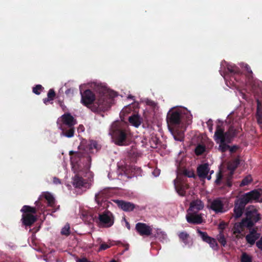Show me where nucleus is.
I'll return each mask as SVG.
<instances>
[{"label": "nucleus", "mask_w": 262, "mask_h": 262, "mask_svg": "<svg viewBox=\"0 0 262 262\" xmlns=\"http://www.w3.org/2000/svg\"><path fill=\"white\" fill-rule=\"evenodd\" d=\"M82 86L81 85L79 87L81 96V102L94 112L106 110L110 107L108 96L114 97L116 96L115 92L107 89L105 85L94 82L90 84V87L100 95L95 99L94 94L90 90H86L83 93Z\"/></svg>", "instance_id": "f257e3e1"}, {"label": "nucleus", "mask_w": 262, "mask_h": 262, "mask_svg": "<svg viewBox=\"0 0 262 262\" xmlns=\"http://www.w3.org/2000/svg\"><path fill=\"white\" fill-rule=\"evenodd\" d=\"M204 207V204L201 200L197 199L191 201L186 215L187 222L194 224L203 223V214L199 213V211L203 210Z\"/></svg>", "instance_id": "f03ea898"}, {"label": "nucleus", "mask_w": 262, "mask_h": 262, "mask_svg": "<svg viewBox=\"0 0 262 262\" xmlns=\"http://www.w3.org/2000/svg\"><path fill=\"white\" fill-rule=\"evenodd\" d=\"M76 123V119L70 113H66L62 115L57 120L58 127L62 131L60 136L68 138L73 137L74 134V125Z\"/></svg>", "instance_id": "7ed1b4c3"}, {"label": "nucleus", "mask_w": 262, "mask_h": 262, "mask_svg": "<svg viewBox=\"0 0 262 262\" xmlns=\"http://www.w3.org/2000/svg\"><path fill=\"white\" fill-rule=\"evenodd\" d=\"M71 156V163L72 165V169L74 173H77L73 179V185L77 188L86 189L89 188L90 185L89 183L84 180L81 176L79 175L78 167L77 164V159H79L81 156V154L78 152L70 151Z\"/></svg>", "instance_id": "20e7f679"}, {"label": "nucleus", "mask_w": 262, "mask_h": 262, "mask_svg": "<svg viewBox=\"0 0 262 262\" xmlns=\"http://www.w3.org/2000/svg\"><path fill=\"white\" fill-rule=\"evenodd\" d=\"M110 134L116 144L122 145L127 135V126L121 122H115L111 126Z\"/></svg>", "instance_id": "39448f33"}, {"label": "nucleus", "mask_w": 262, "mask_h": 262, "mask_svg": "<svg viewBox=\"0 0 262 262\" xmlns=\"http://www.w3.org/2000/svg\"><path fill=\"white\" fill-rule=\"evenodd\" d=\"M214 140L219 144V149L222 152L229 150L231 152L234 151L237 147L236 146L230 147L227 143L230 141V136L228 133H225L224 130L218 125L214 136Z\"/></svg>", "instance_id": "423d86ee"}, {"label": "nucleus", "mask_w": 262, "mask_h": 262, "mask_svg": "<svg viewBox=\"0 0 262 262\" xmlns=\"http://www.w3.org/2000/svg\"><path fill=\"white\" fill-rule=\"evenodd\" d=\"M258 193L255 191H250L243 195L235 202L233 216L235 218L241 217L243 213L245 205L257 198Z\"/></svg>", "instance_id": "0eeeda50"}, {"label": "nucleus", "mask_w": 262, "mask_h": 262, "mask_svg": "<svg viewBox=\"0 0 262 262\" xmlns=\"http://www.w3.org/2000/svg\"><path fill=\"white\" fill-rule=\"evenodd\" d=\"M183 117H186L189 121L192 119L190 112L184 107L172 108L167 114L168 121L173 125L179 124L181 119Z\"/></svg>", "instance_id": "6e6552de"}, {"label": "nucleus", "mask_w": 262, "mask_h": 262, "mask_svg": "<svg viewBox=\"0 0 262 262\" xmlns=\"http://www.w3.org/2000/svg\"><path fill=\"white\" fill-rule=\"evenodd\" d=\"M209 208L212 210L216 213H223L227 211L229 208L228 201L223 198H218L212 201Z\"/></svg>", "instance_id": "1a4fd4ad"}, {"label": "nucleus", "mask_w": 262, "mask_h": 262, "mask_svg": "<svg viewBox=\"0 0 262 262\" xmlns=\"http://www.w3.org/2000/svg\"><path fill=\"white\" fill-rule=\"evenodd\" d=\"M246 217L243 219V223H246L247 227H252L260 219V214L253 207L249 208L246 213Z\"/></svg>", "instance_id": "9d476101"}, {"label": "nucleus", "mask_w": 262, "mask_h": 262, "mask_svg": "<svg viewBox=\"0 0 262 262\" xmlns=\"http://www.w3.org/2000/svg\"><path fill=\"white\" fill-rule=\"evenodd\" d=\"M21 211L25 213L23 215V222L26 226H30L34 223L36 218L35 216L31 213L35 214L36 210L35 208L31 207L29 206H24Z\"/></svg>", "instance_id": "9b49d317"}, {"label": "nucleus", "mask_w": 262, "mask_h": 262, "mask_svg": "<svg viewBox=\"0 0 262 262\" xmlns=\"http://www.w3.org/2000/svg\"><path fill=\"white\" fill-rule=\"evenodd\" d=\"M238 164L239 160L238 159H235L229 162L227 166L228 171L222 173V171H220L215 181V183L219 184L220 183L221 179L223 177H225L227 180H230L232 177L234 170Z\"/></svg>", "instance_id": "f8f14e48"}, {"label": "nucleus", "mask_w": 262, "mask_h": 262, "mask_svg": "<svg viewBox=\"0 0 262 262\" xmlns=\"http://www.w3.org/2000/svg\"><path fill=\"white\" fill-rule=\"evenodd\" d=\"M98 224L100 227L108 228L111 227L114 223V217L110 211H105L99 215Z\"/></svg>", "instance_id": "ddd939ff"}, {"label": "nucleus", "mask_w": 262, "mask_h": 262, "mask_svg": "<svg viewBox=\"0 0 262 262\" xmlns=\"http://www.w3.org/2000/svg\"><path fill=\"white\" fill-rule=\"evenodd\" d=\"M197 172L200 178H207L208 180L211 179V175L213 173V170L210 171L209 165L207 164L200 165L197 168Z\"/></svg>", "instance_id": "4468645a"}, {"label": "nucleus", "mask_w": 262, "mask_h": 262, "mask_svg": "<svg viewBox=\"0 0 262 262\" xmlns=\"http://www.w3.org/2000/svg\"><path fill=\"white\" fill-rule=\"evenodd\" d=\"M136 229L142 236H149L152 232V228L150 226L142 223H138L136 225Z\"/></svg>", "instance_id": "2eb2a0df"}, {"label": "nucleus", "mask_w": 262, "mask_h": 262, "mask_svg": "<svg viewBox=\"0 0 262 262\" xmlns=\"http://www.w3.org/2000/svg\"><path fill=\"white\" fill-rule=\"evenodd\" d=\"M198 232L202 239L204 242L207 243L212 249L213 250H217L218 245L214 238L209 236L206 232H202L199 230H198Z\"/></svg>", "instance_id": "dca6fc26"}, {"label": "nucleus", "mask_w": 262, "mask_h": 262, "mask_svg": "<svg viewBox=\"0 0 262 262\" xmlns=\"http://www.w3.org/2000/svg\"><path fill=\"white\" fill-rule=\"evenodd\" d=\"M174 184L178 193L180 195L184 196L185 190L187 188V185L183 181H181L178 177L174 180Z\"/></svg>", "instance_id": "f3484780"}, {"label": "nucleus", "mask_w": 262, "mask_h": 262, "mask_svg": "<svg viewBox=\"0 0 262 262\" xmlns=\"http://www.w3.org/2000/svg\"><path fill=\"white\" fill-rule=\"evenodd\" d=\"M245 227H247L246 223H243V219L239 223H236L234 224V226L232 229L233 234L236 237H240L243 235L242 232L244 231Z\"/></svg>", "instance_id": "a211bd4d"}, {"label": "nucleus", "mask_w": 262, "mask_h": 262, "mask_svg": "<svg viewBox=\"0 0 262 262\" xmlns=\"http://www.w3.org/2000/svg\"><path fill=\"white\" fill-rule=\"evenodd\" d=\"M260 236V234L257 233L255 230H251L249 234L247 235L246 239L247 242L253 245L255 242Z\"/></svg>", "instance_id": "6ab92c4d"}, {"label": "nucleus", "mask_w": 262, "mask_h": 262, "mask_svg": "<svg viewBox=\"0 0 262 262\" xmlns=\"http://www.w3.org/2000/svg\"><path fill=\"white\" fill-rule=\"evenodd\" d=\"M128 121L131 125L138 127L141 124L142 119L138 114H134L129 117Z\"/></svg>", "instance_id": "aec40b11"}, {"label": "nucleus", "mask_w": 262, "mask_h": 262, "mask_svg": "<svg viewBox=\"0 0 262 262\" xmlns=\"http://www.w3.org/2000/svg\"><path fill=\"white\" fill-rule=\"evenodd\" d=\"M116 202L118 206L124 211H132L134 208V205L129 202H126L123 201H117Z\"/></svg>", "instance_id": "412c9836"}, {"label": "nucleus", "mask_w": 262, "mask_h": 262, "mask_svg": "<svg viewBox=\"0 0 262 262\" xmlns=\"http://www.w3.org/2000/svg\"><path fill=\"white\" fill-rule=\"evenodd\" d=\"M108 196V190L106 189L100 190L97 193L95 194V200L98 204H99L101 202L103 201Z\"/></svg>", "instance_id": "4be33fe9"}, {"label": "nucleus", "mask_w": 262, "mask_h": 262, "mask_svg": "<svg viewBox=\"0 0 262 262\" xmlns=\"http://www.w3.org/2000/svg\"><path fill=\"white\" fill-rule=\"evenodd\" d=\"M42 196L47 200L49 206L52 207H54L55 200L52 194L49 192H45L42 195Z\"/></svg>", "instance_id": "5701e85b"}, {"label": "nucleus", "mask_w": 262, "mask_h": 262, "mask_svg": "<svg viewBox=\"0 0 262 262\" xmlns=\"http://www.w3.org/2000/svg\"><path fill=\"white\" fill-rule=\"evenodd\" d=\"M179 236L181 240L185 244L188 243V240L189 238V235L185 232H182L179 233Z\"/></svg>", "instance_id": "b1692460"}, {"label": "nucleus", "mask_w": 262, "mask_h": 262, "mask_svg": "<svg viewBox=\"0 0 262 262\" xmlns=\"http://www.w3.org/2000/svg\"><path fill=\"white\" fill-rule=\"evenodd\" d=\"M206 151V147L203 145H198L195 149V152L197 155H201Z\"/></svg>", "instance_id": "393cba45"}, {"label": "nucleus", "mask_w": 262, "mask_h": 262, "mask_svg": "<svg viewBox=\"0 0 262 262\" xmlns=\"http://www.w3.org/2000/svg\"><path fill=\"white\" fill-rule=\"evenodd\" d=\"M70 227L69 224H66L61 229V234L63 235L68 236L70 234Z\"/></svg>", "instance_id": "a878e982"}, {"label": "nucleus", "mask_w": 262, "mask_h": 262, "mask_svg": "<svg viewBox=\"0 0 262 262\" xmlns=\"http://www.w3.org/2000/svg\"><path fill=\"white\" fill-rule=\"evenodd\" d=\"M217 238L219 242L223 246H225L226 244V241L224 234L222 232H220V233L217 236Z\"/></svg>", "instance_id": "bb28decb"}, {"label": "nucleus", "mask_w": 262, "mask_h": 262, "mask_svg": "<svg viewBox=\"0 0 262 262\" xmlns=\"http://www.w3.org/2000/svg\"><path fill=\"white\" fill-rule=\"evenodd\" d=\"M241 262H252V257L246 253H243L241 256Z\"/></svg>", "instance_id": "cd10ccee"}, {"label": "nucleus", "mask_w": 262, "mask_h": 262, "mask_svg": "<svg viewBox=\"0 0 262 262\" xmlns=\"http://www.w3.org/2000/svg\"><path fill=\"white\" fill-rule=\"evenodd\" d=\"M252 179L250 176H247L242 180L240 184V186H243L247 185L252 182Z\"/></svg>", "instance_id": "c85d7f7f"}, {"label": "nucleus", "mask_w": 262, "mask_h": 262, "mask_svg": "<svg viewBox=\"0 0 262 262\" xmlns=\"http://www.w3.org/2000/svg\"><path fill=\"white\" fill-rule=\"evenodd\" d=\"M132 111L130 105L125 106L121 112V115H125L126 114L129 113Z\"/></svg>", "instance_id": "c756f323"}, {"label": "nucleus", "mask_w": 262, "mask_h": 262, "mask_svg": "<svg viewBox=\"0 0 262 262\" xmlns=\"http://www.w3.org/2000/svg\"><path fill=\"white\" fill-rule=\"evenodd\" d=\"M252 191H255L258 193V195L257 196V198L255 199H253V201H257V202H262V189H259L258 190H254Z\"/></svg>", "instance_id": "7c9ffc66"}, {"label": "nucleus", "mask_w": 262, "mask_h": 262, "mask_svg": "<svg viewBox=\"0 0 262 262\" xmlns=\"http://www.w3.org/2000/svg\"><path fill=\"white\" fill-rule=\"evenodd\" d=\"M88 146L90 150H92L93 149H98V145L96 142L95 141H91L90 143L88 144Z\"/></svg>", "instance_id": "2f4dec72"}, {"label": "nucleus", "mask_w": 262, "mask_h": 262, "mask_svg": "<svg viewBox=\"0 0 262 262\" xmlns=\"http://www.w3.org/2000/svg\"><path fill=\"white\" fill-rule=\"evenodd\" d=\"M227 70L231 73L236 72V67L234 65L227 64Z\"/></svg>", "instance_id": "473e14b6"}, {"label": "nucleus", "mask_w": 262, "mask_h": 262, "mask_svg": "<svg viewBox=\"0 0 262 262\" xmlns=\"http://www.w3.org/2000/svg\"><path fill=\"white\" fill-rule=\"evenodd\" d=\"M42 89V86L41 85L38 84L33 88V92L35 94L39 95Z\"/></svg>", "instance_id": "72a5a7b5"}, {"label": "nucleus", "mask_w": 262, "mask_h": 262, "mask_svg": "<svg viewBox=\"0 0 262 262\" xmlns=\"http://www.w3.org/2000/svg\"><path fill=\"white\" fill-rule=\"evenodd\" d=\"M55 92L53 90L50 89L48 93V97L50 100H53L55 96Z\"/></svg>", "instance_id": "f704fd0d"}, {"label": "nucleus", "mask_w": 262, "mask_h": 262, "mask_svg": "<svg viewBox=\"0 0 262 262\" xmlns=\"http://www.w3.org/2000/svg\"><path fill=\"white\" fill-rule=\"evenodd\" d=\"M110 247V245H108L107 244H105V243L102 244L100 245L99 250H103L107 249Z\"/></svg>", "instance_id": "c9c22d12"}, {"label": "nucleus", "mask_w": 262, "mask_h": 262, "mask_svg": "<svg viewBox=\"0 0 262 262\" xmlns=\"http://www.w3.org/2000/svg\"><path fill=\"white\" fill-rule=\"evenodd\" d=\"M212 121L211 120H209L207 123V125L208 126L209 130L211 133H212V130H213V127H212Z\"/></svg>", "instance_id": "e433bc0d"}, {"label": "nucleus", "mask_w": 262, "mask_h": 262, "mask_svg": "<svg viewBox=\"0 0 262 262\" xmlns=\"http://www.w3.org/2000/svg\"><path fill=\"white\" fill-rule=\"evenodd\" d=\"M257 247L262 250V237L256 243Z\"/></svg>", "instance_id": "4c0bfd02"}, {"label": "nucleus", "mask_w": 262, "mask_h": 262, "mask_svg": "<svg viewBox=\"0 0 262 262\" xmlns=\"http://www.w3.org/2000/svg\"><path fill=\"white\" fill-rule=\"evenodd\" d=\"M257 120L259 124H262V114H257Z\"/></svg>", "instance_id": "58836bf2"}, {"label": "nucleus", "mask_w": 262, "mask_h": 262, "mask_svg": "<svg viewBox=\"0 0 262 262\" xmlns=\"http://www.w3.org/2000/svg\"><path fill=\"white\" fill-rule=\"evenodd\" d=\"M160 173L159 169H155L154 171L152 172V174L154 175L155 177H158L159 176Z\"/></svg>", "instance_id": "ea45409f"}, {"label": "nucleus", "mask_w": 262, "mask_h": 262, "mask_svg": "<svg viewBox=\"0 0 262 262\" xmlns=\"http://www.w3.org/2000/svg\"><path fill=\"white\" fill-rule=\"evenodd\" d=\"M174 138L176 140L182 141L183 138V133H181L180 134V137H177L176 136H174Z\"/></svg>", "instance_id": "a19ab883"}, {"label": "nucleus", "mask_w": 262, "mask_h": 262, "mask_svg": "<svg viewBox=\"0 0 262 262\" xmlns=\"http://www.w3.org/2000/svg\"><path fill=\"white\" fill-rule=\"evenodd\" d=\"M53 183L55 184H59L60 183V181L59 179L55 177L53 178Z\"/></svg>", "instance_id": "79ce46f5"}, {"label": "nucleus", "mask_w": 262, "mask_h": 262, "mask_svg": "<svg viewBox=\"0 0 262 262\" xmlns=\"http://www.w3.org/2000/svg\"><path fill=\"white\" fill-rule=\"evenodd\" d=\"M185 174L188 176V177L189 178H191V177H192L194 176V173L192 172H190V171H189L188 172H187L186 171L185 172Z\"/></svg>", "instance_id": "37998d69"}, {"label": "nucleus", "mask_w": 262, "mask_h": 262, "mask_svg": "<svg viewBox=\"0 0 262 262\" xmlns=\"http://www.w3.org/2000/svg\"><path fill=\"white\" fill-rule=\"evenodd\" d=\"M244 68L247 70V72L252 73V71L251 70L250 68H249V66L247 64H245Z\"/></svg>", "instance_id": "c03bdc74"}, {"label": "nucleus", "mask_w": 262, "mask_h": 262, "mask_svg": "<svg viewBox=\"0 0 262 262\" xmlns=\"http://www.w3.org/2000/svg\"><path fill=\"white\" fill-rule=\"evenodd\" d=\"M124 220L125 222L126 227L128 229H130V225L129 223L125 220V218H124Z\"/></svg>", "instance_id": "a18cd8bd"}, {"label": "nucleus", "mask_w": 262, "mask_h": 262, "mask_svg": "<svg viewBox=\"0 0 262 262\" xmlns=\"http://www.w3.org/2000/svg\"><path fill=\"white\" fill-rule=\"evenodd\" d=\"M51 100L50 99V98H49L48 97L47 98H45L43 99V102L47 104V102L49 101H50Z\"/></svg>", "instance_id": "49530a36"}, {"label": "nucleus", "mask_w": 262, "mask_h": 262, "mask_svg": "<svg viewBox=\"0 0 262 262\" xmlns=\"http://www.w3.org/2000/svg\"><path fill=\"white\" fill-rule=\"evenodd\" d=\"M221 74L224 78L225 80L227 79V78H226V76L225 75H224L223 74H222V73L221 72Z\"/></svg>", "instance_id": "de8ad7c7"}, {"label": "nucleus", "mask_w": 262, "mask_h": 262, "mask_svg": "<svg viewBox=\"0 0 262 262\" xmlns=\"http://www.w3.org/2000/svg\"><path fill=\"white\" fill-rule=\"evenodd\" d=\"M61 107H62V110H63V111H64V110H65V109H66V107L64 105H62V104H61Z\"/></svg>", "instance_id": "09e8293b"}, {"label": "nucleus", "mask_w": 262, "mask_h": 262, "mask_svg": "<svg viewBox=\"0 0 262 262\" xmlns=\"http://www.w3.org/2000/svg\"><path fill=\"white\" fill-rule=\"evenodd\" d=\"M224 64H226V62H222L221 63V66L222 67H224Z\"/></svg>", "instance_id": "8fccbe9b"}, {"label": "nucleus", "mask_w": 262, "mask_h": 262, "mask_svg": "<svg viewBox=\"0 0 262 262\" xmlns=\"http://www.w3.org/2000/svg\"><path fill=\"white\" fill-rule=\"evenodd\" d=\"M91 220H93V217L91 216V219L89 220V222H91Z\"/></svg>", "instance_id": "3c124183"}, {"label": "nucleus", "mask_w": 262, "mask_h": 262, "mask_svg": "<svg viewBox=\"0 0 262 262\" xmlns=\"http://www.w3.org/2000/svg\"><path fill=\"white\" fill-rule=\"evenodd\" d=\"M133 97L131 96H128L127 97L128 98H132Z\"/></svg>", "instance_id": "603ef678"}, {"label": "nucleus", "mask_w": 262, "mask_h": 262, "mask_svg": "<svg viewBox=\"0 0 262 262\" xmlns=\"http://www.w3.org/2000/svg\"><path fill=\"white\" fill-rule=\"evenodd\" d=\"M111 262H117V261L115 260H112V261H111Z\"/></svg>", "instance_id": "864d4df0"}, {"label": "nucleus", "mask_w": 262, "mask_h": 262, "mask_svg": "<svg viewBox=\"0 0 262 262\" xmlns=\"http://www.w3.org/2000/svg\"><path fill=\"white\" fill-rule=\"evenodd\" d=\"M58 208H59V206H58V207L57 208V209H58Z\"/></svg>", "instance_id": "5fc2aeb1"}]
</instances>
